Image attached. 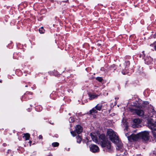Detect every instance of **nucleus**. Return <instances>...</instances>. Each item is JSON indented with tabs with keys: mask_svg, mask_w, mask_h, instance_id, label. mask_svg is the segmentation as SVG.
<instances>
[{
	"mask_svg": "<svg viewBox=\"0 0 156 156\" xmlns=\"http://www.w3.org/2000/svg\"><path fill=\"white\" fill-rule=\"evenodd\" d=\"M99 140L102 147H105V149L108 152L112 151V148L111 145V143L109 141L106 140L105 134H101L99 136Z\"/></svg>",
	"mask_w": 156,
	"mask_h": 156,
	"instance_id": "1",
	"label": "nucleus"
},
{
	"mask_svg": "<svg viewBox=\"0 0 156 156\" xmlns=\"http://www.w3.org/2000/svg\"><path fill=\"white\" fill-rule=\"evenodd\" d=\"M107 135L112 142L114 141L115 140H116L115 142H118V137L116 135V133L112 129H108L107 132Z\"/></svg>",
	"mask_w": 156,
	"mask_h": 156,
	"instance_id": "2",
	"label": "nucleus"
},
{
	"mask_svg": "<svg viewBox=\"0 0 156 156\" xmlns=\"http://www.w3.org/2000/svg\"><path fill=\"white\" fill-rule=\"evenodd\" d=\"M140 138H142L145 141H147L149 140L150 136L149 133L148 131H144L139 133Z\"/></svg>",
	"mask_w": 156,
	"mask_h": 156,
	"instance_id": "3",
	"label": "nucleus"
},
{
	"mask_svg": "<svg viewBox=\"0 0 156 156\" xmlns=\"http://www.w3.org/2000/svg\"><path fill=\"white\" fill-rule=\"evenodd\" d=\"M126 135L127 136L128 140L130 141L137 140L140 138L139 133L137 134H132L130 136H127V134H126Z\"/></svg>",
	"mask_w": 156,
	"mask_h": 156,
	"instance_id": "4",
	"label": "nucleus"
},
{
	"mask_svg": "<svg viewBox=\"0 0 156 156\" xmlns=\"http://www.w3.org/2000/svg\"><path fill=\"white\" fill-rule=\"evenodd\" d=\"M130 110L132 112L136 113L139 116H143L144 115V113L143 110L140 109H130Z\"/></svg>",
	"mask_w": 156,
	"mask_h": 156,
	"instance_id": "5",
	"label": "nucleus"
},
{
	"mask_svg": "<svg viewBox=\"0 0 156 156\" xmlns=\"http://www.w3.org/2000/svg\"><path fill=\"white\" fill-rule=\"evenodd\" d=\"M90 151L93 153L98 152L99 151L98 147L96 145L91 144L89 146Z\"/></svg>",
	"mask_w": 156,
	"mask_h": 156,
	"instance_id": "6",
	"label": "nucleus"
},
{
	"mask_svg": "<svg viewBox=\"0 0 156 156\" xmlns=\"http://www.w3.org/2000/svg\"><path fill=\"white\" fill-rule=\"evenodd\" d=\"M141 121L139 119H136L133 120V123L132 125L133 127H138L140 126L139 124L141 123Z\"/></svg>",
	"mask_w": 156,
	"mask_h": 156,
	"instance_id": "7",
	"label": "nucleus"
},
{
	"mask_svg": "<svg viewBox=\"0 0 156 156\" xmlns=\"http://www.w3.org/2000/svg\"><path fill=\"white\" fill-rule=\"evenodd\" d=\"M116 140L113 142L116 145V149L118 150H121L122 149L123 146L122 144L121 141H120L118 139V142H115Z\"/></svg>",
	"mask_w": 156,
	"mask_h": 156,
	"instance_id": "8",
	"label": "nucleus"
},
{
	"mask_svg": "<svg viewBox=\"0 0 156 156\" xmlns=\"http://www.w3.org/2000/svg\"><path fill=\"white\" fill-rule=\"evenodd\" d=\"M149 104V103L148 101H144L143 102V105L142 106L141 105H140L139 104V103L137 102V103H134L133 105L136 107L138 108H143V107H145L146 105H147Z\"/></svg>",
	"mask_w": 156,
	"mask_h": 156,
	"instance_id": "9",
	"label": "nucleus"
},
{
	"mask_svg": "<svg viewBox=\"0 0 156 156\" xmlns=\"http://www.w3.org/2000/svg\"><path fill=\"white\" fill-rule=\"evenodd\" d=\"M83 130L82 127L79 125H77L76 127L75 131L78 134H80L82 132Z\"/></svg>",
	"mask_w": 156,
	"mask_h": 156,
	"instance_id": "10",
	"label": "nucleus"
},
{
	"mask_svg": "<svg viewBox=\"0 0 156 156\" xmlns=\"http://www.w3.org/2000/svg\"><path fill=\"white\" fill-rule=\"evenodd\" d=\"M90 136L93 140L95 142L97 143L98 142V138L96 136L95 134L91 133Z\"/></svg>",
	"mask_w": 156,
	"mask_h": 156,
	"instance_id": "11",
	"label": "nucleus"
},
{
	"mask_svg": "<svg viewBox=\"0 0 156 156\" xmlns=\"http://www.w3.org/2000/svg\"><path fill=\"white\" fill-rule=\"evenodd\" d=\"M145 62L148 65L151 64L152 61V59L151 57H148L145 59Z\"/></svg>",
	"mask_w": 156,
	"mask_h": 156,
	"instance_id": "12",
	"label": "nucleus"
},
{
	"mask_svg": "<svg viewBox=\"0 0 156 156\" xmlns=\"http://www.w3.org/2000/svg\"><path fill=\"white\" fill-rule=\"evenodd\" d=\"M89 96L90 97L89 99L90 100L94 99L97 98L98 96V95H96V94H90Z\"/></svg>",
	"mask_w": 156,
	"mask_h": 156,
	"instance_id": "13",
	"label": "nucleus"
},
{
	"mask_svg": "<svg viewBox=\"0 0 156 156\" xmlns=\"http://www.w3.org/2000/svg\"><path fill=\"white\" fill-rule=\"evenodd\" d=\"M102 107V105L101 104H98L95 107V108L98 111H100L101 109V108Z\"/></svg>",
	"mask_w": 156,
	"mask_h": 156,
	"instance_id": "14",
	"label": "nucleus"
},
{
	"mask_svg": "<svg viewBox=\"0 0 156 156\" xmlns=\"http://www.w3.org/2000/svg\"><path fill=\"white\" fill-rule=\"evenodd\" d=\"M23 137L25 138V140H27L29 139L30 135L28 133H25L24 134V136Z\"/></svg>",
	"mask_w": 156,
	"mask_h": 156,
	"instance_id": "15",
	"label": "nucleus"
},
{
	"mask_svg": "<svg viewBox=\"0 0 156 156\" xmlns=\"http://www.w3.org/2000/svg\"><path fill=\"white\" fill-rule=\"evenodd\" d=\"M95 108H93L90 111V114H93L97 113L98 112V111Z\"/></svg>",
	"mask_w": 156,
	"mask_h": 156,
	"instance_id": "16",
	"label": "nucleus"
},
{
	"mask_svg": "<svg viewBox=\"0 0 156 156\" xmlns=\"http://www.w3.org/2000/svg\"><path fill=\"white\" fill-rule=\"evenodd\" d=\"M76 138L77 139V142L78 143H80L81 142L82 140V139L80 136H78L76 137Z\"/></svg>",
	"mask_w": 156,
	"mask_h": 156,
	"instance_id": "17",
	"label": "nucleus"
},
{
	"mask_svg": "<svg viewBox=\"0 0 156 156\" xmlns=\"http://www.w3.org/2000/svg\"><path fill=\"white\" fill-rule=\"evenodd\" d=\"M39 31L41 34H43L45 31L43 27H41V28L39 29Z\"/></svg>",
	"mask_w": 156,
	"mask_h": 156,
	"instance_id": "18",
	"label": "nucleus"
},
{
	"mask_svg": "<svg viewBox=\"0 0 156 156\" xmlns=\"http://www.w3.org/2000/svg\"><path fill=\"white\" fill-rule=\"evenodd\" d=\"M59 144L58 142H54L52 144V145L53 147H56L58 146Z\"/></svg>",
	"mask_w": 156,
	"mask_h": 156,
	"instance_id": "19",
	"label": "nucleus"
},
{
	"mask_svg": "<svg viewBox=\"0 0 156 156\" xmlns=\"http://www.w3.org/2000/svg\"><path fill=\"white\" fill-rule=\"evenodd\" d=\"M96 79L99 82H101L102 80L103 79L101 77H97L96 78Z\"/></svg>",
	"mask_w": 156,
	"mask_h": 156,
	"instance_id": "20",
	"label": "nucleus"
},
{
	"mask_svg": "<svg viewBox=\"0 0 156 156\" xmlns=\"http://www.w3.org/2000/svg\"><path fill=\"white\" fill-rule=\"evenodd\" d=\"M71 134L73 136H76V133L75 132V131H72L71 132Z\"/></svg>",
	"mask_w": 156,
	"mask_h": 156,
	"instance_id": "21",
	"label": "nucleus"
},
{
	"mask_svg": "<svg viewBox=\"0 0 156 156\" xmlns=\"http://www.w3.org/2000/svg\"><path fill=\"white\" fill-rule=\"evenodd\" d=\"M153 135L156 138V132H153Z\"/></svg>",
	"mask_w": 156,
	"mask_h": 156,
	"instance_id": "22",
	"label": "nucleus"
},
{
	"mask_svg": "<svg viewBox=\"0 0 156 156\" xmlns=\"http://www.w3.org/2000/svg\"><path fill=\"white\" fill-rule=\"evenodd\" d=\"M38 137H39V139H42V136L41 135H39V136Z\"/></svg>",
	"mask_w": 156,
	"mask_h": 156,
	"instance_id": "23",
	"label": "nucleus"
},
{
	"mask_svg": "<svg viewBox=\"0 0 156 156\" xmlns=\"http://www.w3.org/2000/svg\"><path fill=\"white\" fill-rule=\"evenodd\" d=\"M101 71H104V68L103 67L102 68H101Z\"/></svg>",
	"mask_w": 156,
	"mask_h": 156,
	"instance_id": "24",
	"label": "nucleus"
},
{
	"mask_svg": "<svg viewBox=\"0 0 156 156\" xmlns=\"http://www.w3.org/2000/svg\"><path fill=\"white\" fill-rule=\"evenodd\" d=\"M31 143H32V141H29V143L30 144V146H31Z\"/></svg>",
	"mask_w": 156,
	"mask_h": 156,
	"instance_id": "25",
	"label": "nucleus"
},
{
	"mask_svg": "<svg viewBox=\"0 0 156 156\" xmlns=\"http://www.w3.org/2000/svg\"><path fill=\"white\" fill-rule=\"evenodd\" d=\"M97 45L98 46H100L101 45V44H100V43H98L97 44Z\"/></svg>",
	"mask_w": 156,
	"mask_h": 156,
	"instance_id": "26",
	"label": "nucleus"
},
{
	"mask_svg": "<svg viewBox=\"0 0 156 156\" xmlns=\"http://www.w3.org/2000/svg\"><path fill=\"white\" fill-rule=\"evenodd\" d=\"M154 49L156 50V45L154 46Z\"/></svg>",
	"mask_w": 156,
	"mask_h": 156,
	"instance_id": "27",
	"label": "nucleus"
},
{
	"mask_svg": "<svg viewBox=\"0 0 156 156\" xmlns=\"http://www.w3.org/2000/svg\"><path fill=\"white\" fill-rule=\"evenodd\" d=\"M68 1V0H67V1H65V2H67ZM64 2H65V1H64Z\"/></svg>",
	"mask_w": 156,
	"mask_h": 156,
	"instance_id": "28",
	"label": "nucleus"
},
{
	"mask_svg": "<svg viewBox=\"0 0 156 156\" xmlns=\"http://www.w3.org/2000/svg\"><path fill=\"white\" fill-rule=\"evenodd\" d=\"M127 63L129 64V61H127Z\"/></svg>",
	"mask_w": 156,
	"mask_h": 156,
	"instance_id": "29",
	"label": "nucleus"
},
{
	"mask_svg": "<svg viewBox=\"0 0 156 156\" xmlns=\"http://www.w3.org/2000/svg\"><path fill=\"white\" fill-rule=\"evenodd\" d=\"M2 82V80H0V82L1 83Z\"/></svg>",
	"mask_w": 156,
	"mask_h": 156,
	"instance_id": "30",
	"label": "nucleus"
},
{
	"mask_svg": "<svg viewBox=\"0 0 156 156\" xmlns=\"http://www.w3.org/2000/svg\"><path fill=\"white\" fill-rule=\"evenodd\" d=\"M154 36L155 37H156V34H154Z\"/></svg>",
	"mask_w": 156,
	"mask_h": 156,
	"instance_id": "31",
	"label": "nucleus"
},
{
	"mask_svg": "<svg viewBox=\"0 0 156 156\" xmlns=\"http://www.w3.org/2000/svg\"><path fill=\"white\" fill-rule=\"evenodd\" d=\"M123 74L124 75H125V74H126V73H125V72H124V73H123Z\"/></svg>",
	"mask_w": 156,
	"mask_h": 156,
	"instance_id": "32",
	"label": "nucleus"
},
{
	"mask_svg": "<svg viewBox=\"0 0 156 156\" xmlns=\"http://www.w3.org/2000/svg\"><path fill=\"white\" fill-rule=\"evenodd\" d=\"M148 117H150L151 116H150V115H148Z\"/></svg>",
	"mask_w": 156,
	"mask_h": 156,
	"instance_id": "33",
	"label": "nucleus"
},
{
	"mask_svg": "<svg viewBox=\"0 0 156 156\" xmlns=\"http://www.w3.org/2000/svg\"><path fill=\"white\" fill-rule=\"evenodd\" d=\"M70 119H71V121H72V118H70Z\"/></svg>",
	"mask_w": 156,
	"mask_h": 156,
	"instance_id": "34",
	"label": "nucleus"
},
{
	"mask_svg": "<svg viewBox=\"0 0 156 156\" xmlns=\"http://www.w3.org/2000/svg\"><path fill=\"white\" fill-rule=\"evenodd\" d=\"M25 87H27V86H26Z\"/></svg>",
	"mask_w": 156,
	"mask_h": 156,
	"instance_id": "35",
	"label": "nucleus"
}]
</instances>
